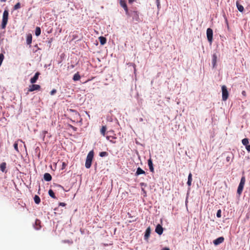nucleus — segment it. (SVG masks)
Returning <instances> with one entry per match:
<instances>
[{"label": "nucleus", "instance_id": "e433bc0d", "mask_svg": "<svg viewBox=\"0 0 250 250\" xmlns=\"http://www.w3.org/2000/svg\"><path fill=\"white\" fill-rule=\"evenodd\" d=\"M66 166V164L64 162H63L62 164V169H64Z\"/></svg>", "mask_w": 250, "mask_h": 250}, {"label": "nucleus", "instance_id": "c85d7f7f", "mask_svg": "<svg viewBox=\"0 0 250 250\" xmlns=\"http://www.w3.org/2000/svg\"><path fill=\"white\" fill-rule=\"evenodd\" d=\"M99 155L101 157L107 156L108 155V153L105 151H102L100 153Z\"/></svg>", "mask_w": 250, "mask_h": 250}, {"label": "nucleus", "instance_id": "37998d69", "mask_svg": "<svg viewBox=\"0 0 250 250\" xmlns=\"http://www.w3.org/2000/svg\"><path fill=\"white\" fill-rule=\"evenodd\" d=\"M162 250H170L169 248H165L163 249Z\"/></svg>", "mask_w": 250, "mask_h": 250}, {"label": "nucleus", "instance_id": "72a5a7b5", "mask_svg": "<svg viewBox=\"0 0 250 250\" xmlns=\"http://www.w3.org/2000/svg\"><path fill=\"white\" fill-rule=\"evenodd\" d=\"M56 93V90L54 89L50 92V94L53 95Z\"/></svg>", "mask_w": 250, "mask_h": 250}, {"label": "nucleus", "instance_id": "c03bdc74", "mask_svg": "<svg viewBox=\"0 0 250 250\" xmlns=\"http://www.w3.org/2000/svg\"><path fill=\"white\" fill-rule=\"evenodd\" d=\"M229 159H230V157H227V161H229Z\"/></svg>", "mask_w": 250, "mask_h": 250}, {"label": "nucleus", "instance_id": "9b49d317", "mask_svg": "<svg viewBox=\"0 0 250 250\" xmlns=\"http://www.w3.org/2000/svg\"><path fill=\"white\" fill-rule=\"evenodd\" d=\"M40 75V72H37L35 73L34 76L30 79V83H34L36 82L38 79L39 76Z\"/></svg>", "mask_w": 250, "mask_h": 250}, {"label": "nucleus", "instance_id": "09e8293b", "mask_svg": "<svg viewBox=\"0 0 250 250\" xmlns=\"http://www.w3.org/2000/svg\"><path fill=\"white\" fill-rule=\"evenodd\" d=\"M159 0H157V1H159Z\"/></svg>", "mask_w": 250, "mask_h": 250}, {"label": "nucleus", "instance_id": "412c9836", "mask_svg": "<svg viewBox=\"0 0 250 250\" xmlns=\"http://www.w3.org/2000/svg\"><path fill=\"white\" fill-rule=\"evenodd\" d=\"M81 76L79 73V72H77L74 74L73 77V80L74 81H78L80 79Z\"/></svg>", "mask_w": 250, "mask_h": 250}, {"label": "nucleus", "instance_id": "ea45409f", "mask_svg": "<svg viewBox=\"0 0 250 250\" xmlns=\"http://www.w3.org/2000/svg\"><path fill=\"white\" fill-rule=\"evenodd\" d=\"M52 41H53V39H52V38H51V39L49 40V42H48V43H51V42H52Z\"/></svg>", "mask_w": 250, "mask_h": 250}, {"label": "nucleus", "instance_id": "aec40b11", "mask_svg": "<svg viewBox=\"0 0 250 250\" xmlns=\"http://www.w3.org/2000/svg\"><path fill=\"white\" fill-rule=\"evenodd\" d=\"M6 167V164L5 162L2 163L0 165V169L2 172H4Z\"/></svg>", "mask_w": 250, "mask_h": 250}, {"label": "nucleus", "instance_id": "2f4dec72", "mask_svg": "<svg viewBox=\"0 0 250 250\" xmlns=\"http://www.w3.org/2000/svg\"><path fill=\"white\" fill-rule=\"evenodd\" d=\"M216 216L218 218L221 217V209H219L217 211V214H216Z\"/></svg>", "mask_w": 250, "mask_h": 250}, {"label": "nucleus", "instance_id": "2eb2a0df", "mask_svg": "<svg viewBox=\"0 0 250 250\" xmlns=\"http://www.w3.org/2000/svg\"><path fill=\"white\" fill-rule=\"evenodd\" d=\"M44 179L47 182L50 181L52 179L51 175L48 173H45L43 176Z\"/></svg>", "mask_w": 250, "mask_h": 250}, {"label": "nucleus", "instance_id": "39448f33", "mask_svg": "<svg viewBox=\"0 0 250 250\" xmlns=\"http://www.w3.org/2000/svg\"><path fill=\"white\" fill-rule=\"evenodd\" d=\"M222 100L224 101H226L229 97V92L227 90V88L226 85H224L222 86Z\"/></svg>", "mask_w": 250, "mask_h": 250}, {"label": "nucleus", "instance_id": "f8f14e48", "mask_svg": "<svg viewBox=\"0 0 250 250\" xmlns=\"http://www.w3.org/2000/svg\"><path fill=\"white\" fill-rule=\"evenodd\" d=\"M148 165L150 171L151 172L153 173L154 172V167H153V166L152 161L151 158H150L148 160Z\"/></svg>", "mask_w": 250, "mask_h": 250}, {"label": "nucleus", "instance_id": "f03ea898", "mask_svg": "<svg viewBox=\"0 0 250 250\" xmlns=\"http://www.w3.org/2000/svg\"><path fill=\"white\" fill-rule=\"evenodd\" d=\"M246 182V178L244 176H242L241 178L240 182L239 184L237 193L239 195H240L242 194L243 191L244 187Z\"/></svg>", "mask_w": 250, "mask_h": 250}, {"label": "nucleus", "instance_id": "bb28decb", "mask_svg": "<svg viewBox=\"0 0 250 250\" xmlns=\"http://www.w3.org/2000/svg\"><path fill=\"white\" fill-rule=\"evenodd\" d=\"M41 33V28L39 27H37L35 29V35L37 36H39Z\"/></svg>", "mask_w": 250, "mask_h": 250}, {"label": "nucleus", "instance_id": "58836bf2", "mask_svg": "<svg viewBox=\"0 0 250 250\" xmlns=\"http://www.w3.org/2000/svg\"><path fill=\"white\" fill-rule=\"evenodd\" d=\"M59 205L61 206L64 207L66 205V204L64 203H60Z\"/></svg>", "mask_w": 250, "mask_h": 250}, {"label": "nucleus", "instance_id": "9d476101", "mask_svg": "<svg viewBox=\"0 0 250 250\" xmlns=\"http://www.w3.org/2000/svg\"><path fill=\"white\" fill-rule=\"evenodd\" d=\"M224 241V238L223 237H220L213 241V244L215 245H218L220 244L223 243Z\"/></svg>", "mask_w": 250, "mask_h": 250}, {"label": "nucleus", "instance_id": "a211bd4d", "mask_svg": "<svg viewBox=\"0 0 250 250\" xmlns=\"http://www.w3.org/2000/svg\"><path fill=\"white\" fill-rule=\"evenodd\" d=\"M236 6L237 7L238 10L240 12H243V11L244 10V7H243V6L241 4H240L239 3V2L238 1L236 2Z\"/></svg>", "mask_w": 250, "mask_h": 250}, {"label": "nucleus", "instance_id": "ddd939ff", "mask_svg": "<svg viewBox=\"0 0 250 250\" xmlns=\"http://www.w3.org/2000/svg\"><path fill=\"white\" fill-rule=\"evenodd\" d=\"M41 221L39 219H36L35 222L34 228L37 230H39L41 228Z\"/></svg>", "mask_w": 250, "mask_h": 250}, {"label": "nucleus", "instance_id": "f257e3e1", "mask_svg": "<svg viewBox=\"0 0 250 250\" xmlns=\"http://www.w3.org/2000/svg\"><path fill=\"white\" fill-rule=\"evenodd\" d=\"M94 156V152L93 150L90 151L87 155L85 166L87 168L91 167L92 161Z\"/></svg>", "mask_w": 250, "mask_h": 250}, {"label": "nucleus", "instance_id": "c756f323", "mask_svg": "<svg viewBox=\"0 0 250 250\" xmlns=\"http://www.w3.org/2000/svg\"><path fill=\"white\" fill-rule=\"evenodd\" d=\"M115 137H113L112 136H106L107 140H109L110 142H112V143H115V141H113L112 139H115Z\"/></svg>", "mask_w": 250, "mask_h": 250}, {"label": "nucleus", "instance_id": "4c0bfd02", "mask_svg": "<svg viewBox=\"0 0 250 250\" xmlns=\"http://www.w3.org/2000/svg\"><path fill=\"white\" fill-rule=\"evenodd\" d=\"M246 149H247V150L248 152H250V145H249L248 146H247V147L246 148Z\"/></svg>", "mask_w": 250, "mask_h": 250}, {"label": "nucleus", "instance_id": "a18cd8bd", "mask_svg": "<svg viewBox=\"0 0 250 250\" xmlns=\"http://www.w3.org/2000/svg\"><path fill=\"white\" fill-rule=\"evenodd\" d=\"M1 2H5L6 1V0H0Z\"/></svg>", "mask_w": 250, "mask_h": 250}, {"label": "nucleus", "instance_id": "cd10ccee", "mask_svg": "<svg viewBox=\"0 0 250 250\" xmlns=\"http://www.w3.org/2000/svg\"><path fill=\"white\" fill-rule=\"evenodd\" d=\"M26 42L28 44H30L32 42V36L31 35L28 36L26 39Z\"/></svg>", "mask_w": 250, "mask_h": 250}, {"label": "nucleus", "instance_id": "393cba45", "mask_svg": "<svg viewBox=\"0 0 250 250\" xmlns=\"http://www.w3.org/2000/svg\"><path fill=\"white\" fill-rule=\"evenodd\" d=\"M106 130V126H103L102 128L101 129V130H100L101 133L103 136H105Z\"/></svg>", "mask_w": 250, "mask_h": 250}, {"label": "nucleus", "instance_id": "b1692460", "mask_svg": "<svg viewBox=\"0 0 250 250\" xmlns=\"http://www.w3.org/2000/svg\"><path fill=\"white\" fill-rule=\"evenodd\" d=\"M34 202L36 204H39L41 202V199L39 196L35 195L34 198Z\"/></svg>", "mask_w": 250, "mask_h": 250}, {"label": "nucleus", "instance_id": "423d86ee", "mask_svg": "<svg viewBox=\"0 0 250 250\" xmlns=\"http://www.w3.org/2000/svg\"><path fill=\"white\" fill-rule=\"evenodd\" d=\"M207 36L208 41L211 43L212 42L213 31L210 28H208L207 30Z\"/></svg>", "mask_w": 250, "mask_h": 250}, {"label": "nucleus", "instance_id": "dca6fc26", "mask_svg": "<svg viewBox=\"0 0 250 250\" xmlns=\"http://www.w3.org/2000/svg\"><path fill=\"white\" fill-rule=\"evenodd\" d=\"M99 40L101 44L103 45H104V44H105V43L106 42V39L103 36L100 37L99 38Z\"/></svg>", "mask_w": 250, "mask_h": 250}, {"label": "nucleus", "instance_id": "0eeeda50", "mask_svg": "<svg viewBox=\"0 0 250 250\" xmlns=\"http://www.w3.org/2000/svg\"><path fill=\"white\" fill-rule=\"evenodd\" d=\"M119 2L121 6H122L124 9L125 14L128 15L129 11L126 2L124 0H120Z\"/></svg>", "mask_w": 250, "mask_h": 250}, {"label": "nucleus", "instance_id": "7c9ffc66", "mask_svg": "<svg viewBox=\"0 0 250 250\" xmlns=\"http://www.w3.org/2000/svg\"><path fill=\"white\" fill-rule=\"evenodd\" d=\"M21 8V4L20 2H18L17 4H16L14 7V10H17Z\"/></svg>", "mask_w": 250, "mask_h": 250}, {"label": "nucleus", "instance_id": "de8ad7c7", "mask_svg": "<svg viewBox=\"0 0 250 250\" xmlns=\"http://www.w3.org/2000/svg\"><path fill=\"white\" fill-rule=\"evenodd\" d=\"M71 110V111H72V112H75V111L74 110H72V109H71V110Z\"/></svg>", "mask_w": 250, "mask_h": 250}, {"label": "nucleus", "instance_id": "a878e982", "mask_svg": "<svg viewBox=\"0 0 250 250\" xmlns=\"http://www.w3.org/2000/svg\"><path fill=\"white\" fill-rule=\"evenodd\" d=\"M48 194L49 195L53 198L56 199V197L55 195L54 192L52 189H49L48 191Z\"/></svg>", "mask_w": 250, "mask_h": 250}, {"label": "nucleus", "instance_id": "f3484780", "mask_svg": "<svg viewBox=\"0 0 250 250\" xmlns=\"http://www.w3.org/2000/svg\"><path fill=\"white\" fill-rule=\"evenodd\" d=\"M145 174V171L144 170H143L141 168L138 167L137 169V171L135 173L136 175H139L140 174Z\"/></svg>", "mask_w": 250, "mask_h": 250}, {"label": "nucleus", "instance_id": "f704fd0d", "mask_svg": "<svg viewBox=\"0 0 250 250\" xmlns=\"http://www.w3.org/2000/svg\"><path fill=\"white\" fill-rule=\"evenodd\" d=\"M142 190L143 192L144 196H146V191L143 188H142Z\"/></svg>", "mask_w": 250, "mask_h": 250}, {"label": "nucleus", "instance_id": "1a4fd4ad", "mask_svg": "<svg viewBox=\"0 0 250 250\" xmlns=\"http://www.w3.org/2000/svg\"><path fill=\"white\" fill-rule=\"evenodd\" d=\"M155 232L158 233L159 235H161L163 232V228L162 226L158 224L156 226V229H155Z\"/></svg>", "mask_w": 250, "mask_h": 250}, {"label": "nucleus", "instance_id": "5701e85b", "mask_svg": "<svg viewBox=\"0 0 250 250\" xmlns=\"http://www.w3.org/2000/svg\"><path fill=\"white\" fill-rule=\"evenodd\" d=\"M217 62V56L215 54H213L212 56V63L213 67H214Z\"/></svg>", "mask_w": 250, "mask_h": 250}, {"label": "nucleus", "instance_id": "49530a36", "mask_svg": "<svg viewBox=\"0 0 250 250\" xmlns=\"http://www.w3.org/2000/svg\"><path fill=\"white\" fill-rule=\"evenodd\" d=\"M143 121V118H140V121L142 122V121Z\"/></svg>", "mask_w": 250, "mask_h": 250}, {"label": "nucleus", "instance_id": "7ed1b4c3", "mask_svg": "<svg viewBox=\"0 0 250 250\" xmlns=\"http://www.w3.org/2000/svg\"><path fill=\"white\" fill-rule=\"evenodd\" d=\"M126 15L131 17L132 18L133 21H136L137 22L140 21L139 13L137 11H131L130 12H129V14Z\"/></svg>", "mask_w": 250, "mask_h": 250}, {"label": "nucleus", "instance_id": "a19ab883", "mask_svg": "<svg viewBox=\"0 0 250 250\" xmlns=\"http://www.w3.org/2000/svg\"><path fill=\"white\" fill-rule=\"evenodd\" d=\"M134 1V0H128V2L129 3H132Z\"/></svg>", "mask_w": 250, "mask_h": 250}, {"label": "nucleus", "instance_id": "473e14b6", "mask_svg": "<svg viewBox=\"0 0 250 250\" xmlns=\"http://www.w3.org/2000/svg\"><path fill=\"white\" fill-rule=\"evenodd\" d=\"M14 147L15 148V149L19 152V150H18V143H15L14 144Z\"/></svg>", "mask_w": 250, "mask_h": 250}, {"label": "nucleus", "instance_id": "6ab92c4d", "mask_svg": "<svg viewBox=\"0 0 250 250\" xmlns=\"http://www.w3.org/2000/svg\"><path fill=\"white\" fill-rule=\"evenodd\" d=\"M192 180V174L191 173H189L188 176V180L187 182V185H188V186L190 187L191 186Z\"/></svg>", "mask_w": 250, "mask_h": 250}, {"label": "nucleus", "instance_id": "79ce46f5", "mask_svg": "<svg viewBox=\"0 0 250 250\" xmlns=\"http://www.w3.org/2000/svg\"><path fill=\"white\" fill-rule=\"evenodd\" d=\"M140 185H141V186H146V184H145L144 183H141L140 184Z\"/></svg>", "mask_w": 250, "mask_h": 250}, {"label": "nucleus", "instance_id": "20e7f679", "mask_svg": "<svg viewBox=\"0 0 250 250\" xmlns=\"http://www.w3.org/2000/svg\"><path fill=\"white\" fill-rule=\"evenodd\" d=\"M9 13L8 10H5L3 12L2 15V20L1 23V27L4 29L5 28L6 25L8 22Z\"/></svg>", "mask_w": 250, "mask_h": 250}, {"label": "nucleus", "instance_id": "4be33fe9", "mask_svg": "<svg viewBox=\"0 0 250 250\" xmlns=\"http://www.w3.org/2000/svg\"><path fill=\"white\" fill-rule=\"evenodd\" d=\"M249 141L248 138H244L242 140V143L244 146H246V148L249 145Z\"/></svg>", "mask_w": 250, "mask_h": 250}, {"label": "nucleus", "instance_id": "c9c22d12", "mask_svg": "<svg viewBox=\"0 0 250 250\" xmlns=\"http://www.w3.org/2000/svg\"><path fill=\"white\" fill-rule=\"evenodd\" d=\"M242 94L244 97H246L247 96L246 92L244 90L242 92Z\"/></svg>", "mask_w": 250, "mask_h": 250}, {"label": "nucleus", "instance_id": "6e6552de", "mask_svg": "<svg viewBox=\"0 0 250 250\" xmlns=\"http://www.w3.org/2000/svg\"><path fill=\"white\" fill-rule=\"evenodd\" d=\"M41 88L40 85L38 84H34L33 83V84L30 85L29 88L28 89L29 92H32L35 90H40Z\"/></svg>", "mask_w": 250, "mask_h": 250}, {"label": "nucleus", "instance_id": "4468645a", "mask_svg": "<svg viewBox=\"0 0 250 250\" xmlns=\"http://www.w3.org/2000/svg\"><path fill=\"white\" fill-rule=\"evenodd\" d=\"M150 232H151V229H150V228L149 227L146 229V230L145 236H144L145 239L147 240L148 239V238L150 236Z\"/></svg>", "mask_w": 250, "mask_h": 250}]
</instances>
